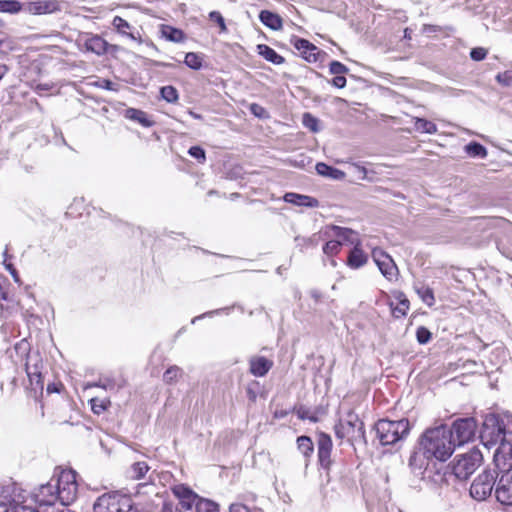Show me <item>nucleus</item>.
<instances>
[{
    "label": "nucleus",
    "mask_w": 512,
    "mask_h": 512,
    "mask_svg": "<svg viewBox=\"0 0 512 512\" xmlns=\"http://www.w3.org/2000/svg\"><path fill=\"white\" fill-rule=\"evenodd\" d=\"M417 445L420 451L430 459V481L436 486L445 485L448 475V424L446 420H435L422 432Z\"/></svg>",
    "instance_id": "nucleus-1"
},
{
    "label": "nucleus",
    "mask_w": 512,
    "mask_h": 512,
    "mask_svg": "<svg viewBox=\"0 0 512 512\" xmlns=\"http://www.w3.org/2000/svg\"><path fill=\"white\" fill-rule=\"evenodd\" d=\"M512 436V413H489L483 420L479 438L483 446L488 449L498 445L494 453V463L498 466L504 459L502 446L508 444Z\"/></svg>",
    "instance_id": "nucleus-2"
},
{
    "label": "nucleus",
    "mask_w": 512,
    "mask_h": 512,
    "mask_svg": "<svg viewBox=\"0 0 512 512\" xmlns=\"http://www.w3.org/2000/svg\"><path fill=\"white\" fill-rule=\"evenodd\" d=\"M483 455L476 447L465 453L456 454L450 461V477H453L455 490L467 491V483L474 472L480 467Z\"/></svg>",
    "instance_id": "nucleus-3"
},
{
    "label": "nucleus",
    "mask_w": 512,
    "mask_h": 512,
    "mask_svg": "<svg viewBox=\"0 0 512 512\" xmlns=\"http://www.w3.org/2000/svg\"><path fill=\"white\" fill-rule=\"evenodd\" d=\"M500 465L494 463V467H487L479 473L469 486V495L472 499L481 502L485 501L495 492L500 475Z\"/></svg>",
    "instance_id": "nucleus-4"
},
{
    "label": "nucleus",
    "mask_w": 512,
    "mask_h": 512,
    "mask_svg": "<svg viewBox=\"0 0 512 512\" xmlns=\"http://www.w3.org/2000/svg\"><path fill=\"white\" fill-rule=\"evenodd\" d=\"M377 437L382 445H392L405 438L410 430L408 419L392 421L381 419L375 424Z\"/></svg>",
    "instance_id": "nucleus-5"
},
{
    "label": "nucleus",
    "mask_w": 512,
    "mask_h": 512,
    "mask_svg": "<svg viewBox=\"0 0 512 512\" xmlns=\"http://www.w3.org/2000/svg\"><path fill=\"white\" fill-rule=\"evenodd\" d=\"M335 435L339 439L347 438L351 445L355 443L366 444L364 423L353 411H349L344 420H340L334 427Z\"/></svg>",
    "instance_id": "nucleus-6"
},
{
    "label": "nucleus",
    "mask_w": 512,
    "mask_h": 512,
    "mask_svg": "<svg viewBox=\"0 0 512 512\" xmlns=\"http://www.w3.org/2000/svg\"><path fill=\"white\" fill-rule=\"evenodd\" d=\"M477 422L473 417H458L450 425V457L456 446H462L475 439Z\"/></svg>",
    "instance_id": "nucleus-7"
},
{
    "label": "nucleus",
    "mask_w": 512,
    "mask_h": 512,
    "mask_svg": "<svg viewBox=\"0 0 512 512\" xmlns=\"http://www.w3.org/2000/svg\"><path fill=\"white\" fill-rule=\"evenodd\" d=\"M133 508L130 496L118 491L104 493L94 502V512H129Z\"/></svg>",
    "instance_id": "nucleus-8"
},
{
    "label": "nucleus",
    "mask_w": 512,
    "mask_h": 512,
    "mask_svg": "<svg viewBox=\"0 0 512 512\" xmlns=\"http://www.w3.org/2000/svg\"><path fill=\"white\" fill-rule=\"evenodd\" d=\"M54 484L62 505H69L76 500L78 484L76 482V473L73 470H64L59 477L54 480Z\"/></svg>",
    "instance_id": "nucleus-9"
},
{
    "label": "nucleus",
    "mask_w": 512,
    "mask_h": 512,
    "mask_svg": "<svg viewBox=\"0 0 512 512\" xmlns=\"http://www.w3.org/2000/svg\"><path fill=\"white\" fill-rule=\"evenodd\" d=\"M507 462L500 463V475L495 488L496 500L504 506H512V474Z\"/></svg>",
    "instance_id": "nucleus-10"
},
{
    "label": "nucleus",
    "mask_w": 512,
    "mask_h": 512,
    "mask_svg": "<svg viewBox=\"0 0 512 512\" xmlns=\"http://www.w3.org/2000/svg\"><path fill=\"white\" fill-rule=\"evenodd\" d=\"M372 258L381 274L389 281L397 279L398 268L390 255L380 248L372 250Z\"/></svg>",
    "instance_id": "nucleus-11"
},
{
    "label": "nucleus",
    "mask_w": 512,
    "mask_h": 512,
    "mask_svg": "<svg viewBox=\"0 0 512 512\" xmlns=\"http://www.w3.org/2000/svg\"><path fill=\"white\" fill-rule=\"evenodd\" d=\"M24 500V491L16 483L0 484V507L6 510L23 503Z\"/></svg>",
    "instance_id": "nucleus-12"
},
{
    "label": "nucleus",
    "mask_w": 512,
    "mask_h": 512,
    "mask_svg": "<svg viewBox=\"0 0 512 512\" xmlns=\"http://www.w3.org/2000/svg\"><path fill=\"white\" fill-rule=\"evenodd\" d=\"M324 235L327 238H335L341 246L361 245L358 233L350 228L332 225L324 232Z\"/></svg>",
    "instance_id": "nucleus-13"
},
{
    "label": "nucleus",
    "mask_w": 512,
    "mask_h": 512,
    "mask_svg": "<svg viewBox=\"0 0 512 512\" xmlns=\"http://www.w3.org/2000/svg\"><path fill=\"white\" fill-rule=\"evenodd\" d=\"M332 439L326 433H320L317 440V457L318 463L326 471H329L332 465Z\"/></svg>",
    "instance_id": "nucleus-14"
},
{
    "label": "nucleus",
    "mask_w": 512,
    "mask_h": 512,
    "mask_svg": "<svg viewBox=\"0 0 512 512\" xmlns=\"http://www.w3.org/2000/svg\"><path fill=\"white\" fill-rule=\"evenodd\" d=\"M54 480L41 485L34 493L35 501L40 506H51L59 500L58 492L56 490Z\"/></svg>",
    "instance_id": "nucleus-15"
},
{
    "label": "nucleus",
    "mask_w": 512,
    "mask_h": 512,
    "mask_svg": "<svg viewBox=\"0 0 512 512\" xmlns=\"http://www.w3.org/2000/svg\"><path fill=\"white\" fill-rule=\"evenodd\" d=\"M408 466L415 476H422L426 471L429 473L430 459L418 448L411 453Z\"/></svg>",
    "instance_id": "nucleus-16"
},
{
    "label": "nucleus",
    "mask_w": 512,
    "mask_h": 512,
    "mask_svg": "<svg viewBox=\"0 0 512 512\" xmlns=\"http://www.w3.org/2000/svg\"><path fill=\"white\" fill-rule=\"evenodd\" d=\"M173 494L179 499V503L185 510H191L199 497L193 490L185 485H176L173 489Z\"/></svg>",
    "instance_id": "nucleus-17"
},
{
    "label": "nucleus",
    "mask_w": 512,
    "mask_h": 512,
    "mask_svg": "<svg viewBox=\"0 0 512 512\" xmlns=\"http://www.w3.org/2000/svg\"><path fill=\"white\" fill-rule=\"evenodd\" d=\"M291 43L301 52L303 58L308 62H316L318 59L319 51L317 47L306 39L294 37Z\"/></svg>",
    "instance_id": "nucleus-18"
},
{
    "label": "nucleus",
    "mask_w": 512,
    "mask_h": 512,
    "mask_svg": "<svg viewBox=\"0 0 512 512\" xmlns=\"http://www.w3.org/2000/svg\"><path fill=\"white\" fill-rule=\"evenodd\" d=\"M249 365V371L252 375L263 377L273 367V361L264 356H254L250 358Z\"/></svg>",
    "instance_id": "nucleus-19"
},
{
    "label": "nucleus",
    "mask_w": 512,
    "mask_h": 512,
    "mask_svg": "<svg viewBox=\"0 0 512 512\" xmlns=\"http://www.w3.org/2000/svg\"><path fill=\"white\" fill-rule=\"evenodd\" d=\"M283 200L300 207L317 208L319 206V201L316 198L294 192L285 193Z\"/></svg>",
    "instance_id": "nucleus-20"
},
{
    "label": "nucleus",
    "mask_w": 512,
    "mask_h": 512,
    "mask_svg": "<svg viewBox=\"0 0 512 512\" xmlns=\"http://www.w3.org/2000/svg\"><path fill=\"white\" fill-rule=\"evenodd\" d=\"M84 47L87 51L96 55H104L108 49V43L99 35H89L84 40Z\"/></svg>",
    "instance_id": "nucleus-21"
},
{
    "label": "nucleus",
    "mask_w": 512,
    "mask_h": 512,
    "mask_svg": "<svg viewBox=\"0 0 512 512\" xmlns=\"http://www.w3.org/2000/svg\"><path fill=\"white\" fill-rule=\"evenodd\" d=\"M59 9L57 1H36L30 2L28 11L34 15H41L55 12Z\"/></svg>",
    "instance_id": "nucleus-22"
},
{
    "label": "nucleus",
    "mask_w": 512,
    "mask_h": 512,
    "mask_svg": "<svg viewBox=\"0 0 512 512\" xmlns=\"http://www.w3.org/2000/svg\"><path fill=\"white\" fill-rule=\"evenodd\" d=\"M259 20L263 25L274 31L281 30L283 26L282 18L277 13L269 10H262L259 14Z\"/></svg>",
    "instance_id": "nucleus-23"
},
{
    "label": "nucleus",
    "mask_w": 512,
    "mask_h": 512,
    "mask_svg": "<svg viewBox=\"0 0 512 512\" xmlns=\"http://www.w3.org/2000/svg\"><path fill=\"white\" fill-rule=\"evenodd\" d=\"M297 448L299 452L304 456L305 458V471L307 470L310 458L314 452V444L310 437L302 435L299 436L296 440Z\"/></svg>",
    "instance_id": "nucleus-24"
},
{
    "label": "nucleus",
    "mask_w": 512,
    "mask_h": 512,
    "mask_svg": "<svg viewBox=\"0 0 512 512\" xmlns=\"http://www.w3.org/2000/svg\"><path fill=\"white\" fill-rule=\"evenodd\" d=\"M367 260V255L360 248V245H355L349 252L347 265L352 269H358L365 265Z\"/></svg>",
    "instance_id": "nucleus-25"
},
{
    "label": "nucleus",
    "mask_w": 512,
    "mask_h": 512,
    "mask_svg": "<svg viewBox=\"0 0 512 512\" xmlns=\"http://www.w3.org/2000/svg\"><path fill=\"white\" fill-rule=\"evenodd\" d=\"M125 118L132 121L138 122L143 127L149 128L154 125V121L151 120L147 113L136 108H128L124 113Z\"/></svg>",
    "instance_id": "nucleus-26"
},
{
    "label": "nucleus",
    "mask_w": 512,
    "mask_h": 512,
    "mask_svg": "<svg viewBox=\"0 0 512 512\" xmlns=\"http://www.w3.org/2000/svg\"><path fill=\"white\" fill-rule=\"evenodd\" d=\"M257 52L260 56H262L268 62H271L275 65H280L285 62L283 56L278 54L273 48L266 44L257 45Z\"/></svg>",
    "instance_id": "nucleus-27"
},
{
    "label": "nucleus",
    "mask_w": 512,
    "mask_h": 512,
    "mask_svg": "<svg viewBox=\"0 0 512 512\" xmlns=\"http://www.w3.org/2000/svg\"><path fill=\"white\" fill-rule=\"evenodd\" d=\"M160 32L163 38L174 43H181L185 40L184 32L170 25H161Z\"/></svg>",
    "instance_id": "nucleus-28"
},
{
    "label": "nucleus",
    "mask_w": 512,
    "mask_h": 512,
    "mask_svg": "<svg viewBox=\"0 0 512 512\" xmlns=\"http://www.w3.org/2000/svg\"><path fill=\"white\" fill-rule=\"evenodd\" d=\"M315 169L319 175L324 177H328L334 180H342L345 178V173L343 171L323 162L317 163Z\"/></svg>",
    "instance_id": "nucleus-29"
},
{
    "label": "nucleus",
    "mask_w": 512,
    "mask_h": 512,
    "mask_svg": "<svg viewBox=\"0 0 512 512\" xmlns=\"http://www.w3.org/2000/svg\"><path fill=\"white\" fill-rule=\"evenodd\" d=\"M464 152L472 158L485 159L488 151L484 145L477 141H471L464 146Z\"/></svg>",
    "instance_id": "nucleus-30"
},
{
    "label": "nucleus",
    "mask_w": 512,
    "mask_h": 512,
    "mask_svg": "<svg viewBox=\"0 0 512 512\" xmlns=\"http://www.w3.org/2000/svg\"><path fill=\"white\" fill-rule=\"evenodd\" d=\"M150 467L144 461L133 463L127 470V477L132 480L144 478Z\"/></svg>",
    "instance_id": "nucleus-31"
},
{
    "label": "nucleus",
    "mask_w": 512,
    "mask_h": 512,
    "mask_svg": "<svg viewBox=\"0 0 512 512\" xmlns=\"http://www.w3.org/2000/svg\"><path fill=\"white\" fill-rule=\"evenodd\" d=\"M477 366L478 365L475 361H472V360L462 361L461 359H459L456 362H450V364H449L450 374L459 369L464 370V372L461 374L462 376H464L465 374H473L476 372Z\"/></svg>",
    "instance_id": "nucleus-32"
},
{
    "label": "nucleus",
    "mask_w": 512,
    "mask_h": 512,
    "mask_svg": "<svg viewBox=\"0 0 512 512\" xmlns=\"http://www.w3.org/2000/svg\"><path fill=\"white\" fill-rule=\"evenodd\" d=\"M397 299L398 304L396 306L391 303L392 315L394 318H402L407 314L410 303L403 293H400Z\"/></svg>",
    "instance_id": "nucleus-33"
},
{
    "label": "nucleus",
    "mask_w": 512,
    "mask_h": 512,
    "mask_svg": "<svg viewBox=\"0 0 512 512\" xmlns=\"http://www.w3.org/2000/svg\"><path fill=\"white\" fill-rule=\"evenodd\" d=\"M41 360L38 355L28 354L25 364V370L27 375L41 374Z\"/></svg>",
    "instance_id": "nucleus-34"
},
{
    "label": "nucleus",
    "mask_w": 512,
    "mask_h": 512,
    "mask_svg": "<svg viewBox=\"0 0 512 512\" xmlns=\"http://www.w3.org/2000/svg\"><path fill=\"white\" fill-rule=\"evenodd\" d=\"M22 10L18 0H0V13L17 14Z\"/></svg>",
    "instance_id": "nucleus-35"
},
{
    "label": "nucleus",
    "mask_w": 512,
    "mask_h": 512,
    "mask_svg": "<svg viewBox=\"0 0 512 512\" xmlns=\"http://www.w3.org/2000/svg\"><path fill=\"white\" fill-rule=\"evenodd\" d=\"M196 512H220L219 505L209 499L200 498L196 502Z\"/></svg>",
    "instance_id": "nucleus-36"
},
{
    "label": "nucleus",
    "mask_w": 512,
    "mask_h": 512,
    "mask_svg": "<svg viewBox=\"0 0 512 512\" xmlns=\"http://www.w3.org/2000/svg\"><path fill=\"white\" fill-rule=\"evenodd\" d=\"M183 375V370L179 366L172 365L163 374V381L166 384H173Z\"/></svg>",
    "instance_id": "nucleus-37"
},
{
    "label": "nucleus",
    "mask_w": 512,
    "mask_h": 512,
    "mask_svg": "<svg viewBox=\"0 0 512 512\" xmlns=\"http://www.w3.org/2000/svg\"><path fill=\"white\" fill-rule=\"evenodd\" d=\"M112 25L122 35H126L132 40H136L137 37L133 33H128L126 30L130 29V24L120 16H115L112 21Z\"/></svg>",
    "instance_id": "nucleus-38"
},
{
    "label": "nucleus",
    "mask_w": 512,
    "mask_h": 512,
    "mask_svg": "<svg viewBox=\"0 0 512 512\" xmlns=\"http://www.w3.org/2000/svg\"><path fill=\"white\" fill-rule=\"evenodd\" d=\"M161 98L168 103H177L179 100V93L172 85L163 86L160 89Z\"/></svg>",
    "instance_id": "nucleus-39"
},
{
    "label": "nucleus",
    "mask_w": 512,
    "mask_h": 512,
    "mask_svg": "<svg viewBox=\"0 0 512 512\" xmlns=\"http://www.w3.org/2000/svg\"><path fill=\"white\" fill-rule=\"evenodd\" d=\"M91 409L94 414L100 415L108 409L111 402L109 399L92 398L90 400Z\"/></svg>",
    "instance_id": "nucleus-40"
},
{
    "label": "nucleus",
    "mask_w": 512,
    "mask_h": 512,
    "mask_svg": "<svg viewBox=\"0 0 512 512\" xmlns=\"http://www.w3.org/2000/svg\"><path fill=\"white\" fill-rule=\"evenodd\" d=\"M415 129L421 133L432 134L436 131V125L426 119L417 118L415 120Z\"/></svg>",
    "instance_id": "nucleus-41"
},
{
    "label": "nucleus",
    "mask_w": 512,
    "mask_h": 512,
    "mask_svg": "<svg viewBox=\"0 0 512 512\" xmlns=\"http://www.w3.org/2000/svg\"><path fill=\"white\" fill-rule=\"evenodd\" d=\"M416 292L422 301L428 306H432L434 304V295L433 291L427 286L416 287Z\"/></svg>",
    "instance_id": "nucleus-42"
},
{
    "label": "nucleus",
    "mask_w": 512,
    "mask_h": 512,
    "mask_svg": "<svg viewBox=\"0 0 512 512\" xmlns=\"http://www.w3.org/2000/svg\"><path fill=\"white\" fill-rule=\"evenodd\" d=\"M185 64L193 69V70H199L202 67V59L198 56V54L194 52H188L185 55Z\"/></svg>",
    "instance_id": "nucleus-43"
},
{
    "label": "nucleus",
    "mask_w": 512,
    "mask_h": 512,
    "mask_svg": "<svg viewBox=\"0 0 512 512\" xmlns=\"http://www.w3.org/2000/svg\"><path fill=\"white\" fill-rule=\"evenodd\" d=\"M302 123L312 132L319 131V120L310 113L303 114Z\"/></svg>",
    "instance_id": "nucleus-44"
},
{
    "label": "nucleus",
    "mask_w": 512,
    "mask_h": 512,
    "mask_svg": "<svg viewBox=\"0 0 512 512\" xmlns=\"http://www.w3.org/2000/svg\"><path fill=\"white\" fill-rule=\"evenodd\" d=\"M341 247L342 246L339 244V241L333 238L325 243L323 246V252L327 256H334L340 252Z\"/></svg>",
    "instance_id": "nucleus-45"
},
{
    "label": "nucleus",
    "mask_w": 512,
    "mask_h": 512,
    "mask_svg": "<svg viewBox=\"0 0 512 512\" xmlns=\"http://www.w3.org/2000/svg\"><path fill=\"white\" fill-rule=\"evenodd\" d=\"M229 512H264V510L257 506L248 507L243 503L235 502L230 504Z\"/></svg>",
    "instance_id": "nucleus-46"
},
{
    "label": "nucleus",
    "mask_w": 512,
    "mask_h": 512,
    "mask_svg": "<svg viewBox=\"0 0 512 512\" xmlns=\"http://www.w3.org/2000/svg\"><path fill=\"white\" fill-rule=\"evenodd\" d=\"M352 168L354 170V173L357 174L359 179L368 180V181L374 180V177L370 175V171L366 167L355 163L352 165Z\"/></svg>",
    "instance_id": "nucleus-47"
},
{
    "label": "nucleus",
    "mask_w": 512,
    "mask_h": 512,
    "mask_svg": "<svg viewBox=\"0 0 512 512\" xmlns=\"http://www.w3.org/2000/svg\"><path fill=\"white\" fill-rule=\"evenodd\" d=\"M29 378L31 389L37 393L42 392L44 383L42 379V374H36V375H27Z\"/></svg>",
    "instance_id": "nucleus-48"
},
{
    "label": "nucleus",
    "mask_w": 512,
    "mask_h": 512,
    "mask_svg": "<svg viewBox=\"0 0 512 512\" xmlns=\"http://www.w3.org/2000/svg\"><path fill=\"white\" fill-rule=\"evenodd\" d=\"M349 71L348 67L339 61H332L329 64V72L335 76L344 75Z\"/></svg>",
    "instance_id": "nucleus-49"
},
{
    "label": "nucleus",
    "mask_w": 512,
    "mask_h": 512,
    "mask_svg": "<svg viewBox=\"0 0 512 512\" xmlns=\"http://www.w3.org/2000/svg\"><path fill=\"white\" fill-rule=\"evenodd\" d=\"M188 154L195 158L199 163H204L206 161V153L205 150L200 146H192L188 150Z\"/></svg>",
    "instance_id": "nucleus-50"
},
{
    "label": "nucleus",
    "mask_w": 512,
    "mask_h": 512,
    "mask_svg": "<svg viewBox=\"0 0 512 512\" xmlns=\"http://www.w3.org/2000/svg\"><path fill=\"white\" fill-rule=\"evenodd\" d=\"M432 337L431 332L424 326H420L416 331V338L419 344H426Z\"/></svg>",
    "instance_id": "nucleus-51"
},
{
    "label": "nucleus",
    "mask_w": 512,
    "mask_h": 512,
    "mask_svg": "<svg viewBox=\"0 0 512 512\" xmlns=\"http://www.w3.org/2000/svg\"><path fill=\"white\" fill-rule=\"evenodd\" d=\"M249 111L257 118L265 119L269 117L267 110L258 103H251Z\"/></svg>",
    "instance_id": "nucleus-52"
},
{
    "label": "nucleus",
    "mask_w": 512,
    "mask_h": 512,
    "mask_svg": "<svg viewBox=\"0 0 512 512\" xmlns=\"http://www.w3.org/2000/svg\"><path fill=\"white\" fill-rule=\"evenodd\" d=\"M209 19L211 21L217 23V25L219 26L221 32H226L227 31L225 20H224V18L221 15L220 12H218V11H211L209 13Z\"/></svg>",
    "instance_id": "nucleus-53"
},
{
    "label": "nucleus",
    "mask_w": 512,
    "mask_h": 512,
    "mask_svg": "<svg viewBox=\"0 0 512 512\" xmlns=\"http://www.w3.org/2000/svg\"><path fill=\"white\" fill-rule=\"evenodd\" d=\"M496 81L503 86L512 85V70H506L496 75Z\"/></svg>",
    "instance_id": "nucleus-54"
},
{
    "label": "nucleus",
    "mask_w": 512,
    "mask_h": 512,
    "mask_svg": "<svg viewBox=\"0 0 512 512\" xmlns=\"http://www.w3.org/2000/svg\"><path fill=\"white\" fill-rule=\"evenodd\" d=\"M94 86L101 88V89L109 90V91H118L119 90L118 85L109 79H99L98 81H96L94 83Z\"/></svg>",
    "instance_id": "nucleus-55"
},
{
    "label": "nucleus",
    "mask_w": 512,
    "mask_h": 512,
    "mask_svg": "<svg viewBox=\"0 0 512 512\" xmlns=\"http://www.w3.org/2000/svg\"><path fill=\"white\" fill-rule=\"evenodd\" d=\"M487 50L483 47H475L470 51V57L474 61H482L487 56Z\"/></svg>",
    "instance_id": "nucleus-56"
},
{
    "label": "nucleus",
    "mask_w": 512,
    "mask_h": 512,
    "mask_svg": "<svg viewBox=\"0 0 512 512\" xmlns=\"http://www.w3.org/2000/svg\"><path fill=\"white\" fill-rule=\"evenodd\" d=\"M502 451L504 452V459H502V462H507V465L512 467V435L509 443L502 446Z\"/></svg>",
    "instance_id": "nucleus-57"
},
{
    "label": "nucleus",
    "mask_w": 512,
    "mask_h": 512,
    "mask_svg": "<svg viewBox=\"0 0 512 512\" xmlns=\"http://www.w3.org/2000/svg\"><path fill=\"white\" fill-rule=\"evenodd\" d=\"M116 384L113 380L111 379H106L104 381H99V382H96V383H89L85 386V388H89V387H101L105 390H113L115 388Z\"/></svg>",
    "instance_id": "nucleus-58"
},
{
    "label": "nucleus",
    "mask_w": 512,
    "mask_h": 512,
    "mask_svg": "<svg viewBox=\"0 0 512 512\" xmlns=\"http://www.w3.org/2000/svg\"><path fill=\"white\" fill-rule=\"evenodd\" d=\"M230 311V308L229 307H226V308H220V309H216V310H212V311H208V312H205L199 316H196L192 319V324H194L196 321L200 320V319H203L205 317H211L213 315H218L222 312H225V313H229Z\"/></svg>",
    "instance_id": "nucleus-59"
},
{
    "label": "nucleus",
    "mask_w": 512,
    "mask_h": 512,
    "mask_svg": "<svg viewBox=\"0 0 512 512\" xmlns=\"http://www.w3.org/2000/svg\"><path fill=\"white\" fill-rule=\"evenodd\" d=\"M297 416H298V418H299V419H301V420H306V419H308V420H310V421H312V422H316V421H317V417L313 416V415L310 413L309 409H308V408H306V407H303V406H301V407L297 410Z\"/></svg>",
    "instance_id": "nucleus-60"
},
{
    "label": "nucleus",
    "mask_w": 512,
    "mask_h": 512,
    "mask_svg": "<svg viewBox=\"0 0 512 512\" xmlns=\"http://www.w3.org/2000/svg\"><path fill=\"white\" fill-rule=\"evenodd\" d=\"M4 512H39L36 508L23 505L20 503L18 505H14L12 508H7Z\"/></svg>",
    "instance_id": "nucleus-61"
},
{
    "label": "nucleus",
    "mask_w": 512,
    "mask_h": 512,
    "mask_svg": "<svg viewBox=\"0 0 512 512\" xmlns=\"http://www.w3.org/2000/svg\"><path fill=\"white\" fill-rule=\"evenodd\" d=\"M3 265L13 278L14 282L20 283V277L14 265L11 262H6V260L3 261Z\"/></svg>",
    "instance_id": "nucleus-62"
},
{
    "label": "nucleus",
    "mask_w": 512,
    "mask_h": 512,
    "mask_svg": "<svg viewBox=\"0 0 512 512\" xmlns=\"http://www.w3.org/2000/svg\"><path fill=\"white\" fill-rule=\"evenodd\" d=\"M258 386H259L258 382H252L246 388L247 396L251 401H255L257 398Z\"/></svg>",
    "instance_id": "nucleus-63"
},
{
    "label": "nucleus",
    "mask_w": 512,
    "mask_h": 512,
    "mask_svg": "<svg viewBox=\"0 0 512 512\" xmlns=\"http://www.w3.org/2000/svg\"><path fill=\"white\" fill-rule=\"evenodd\" d=\"M330 83L336 88H344L346 86V78L344 75H337L332 78Z\"/></svg>",
    "instance_id": "nucleus-64"
}]
</instances>
